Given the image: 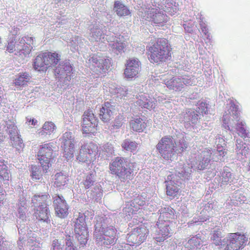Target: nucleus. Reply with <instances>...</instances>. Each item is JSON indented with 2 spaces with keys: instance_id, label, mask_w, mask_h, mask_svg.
Returning <instances> with one entry per match:
<instances>
[{
  "instance_id": "1",
  "label": "nucleus",
  "mask_w": 250,
  "mask_h": 250,
  "mask_svg": "<svg viewBox=\"0 0 250 250\" xmlns=\"http://www.w3.org/2000/svg\"><path fill=\"white\" fill-rule=\"evenodd\" d=\"M172 47L165 38H158L146 47L147 57L152 63L160 64L171 60Z\"/></svg>"
},
{
  "instance_id": "2",
  "label": "nucleus",
  "mask_w": 250,
  "mask_h": 250,
  "mask_svg": "<svg viewBox=\"0 0 250 250\" xmlns=\"http://www.w3.org/2000/svg\"><path fill=\"white\" fill-rule=\"evenodd\" d=\"M131 164L133 165L132 163L128 162L126 158L117 157L109 164L110 173L116 175L124 182L128 179L130 180L133 172Z\"/></svg>"
},
{
  "instance_id": "3",
  "label": "nucleus",
  "mask_w": 250,
  "mask_h": 250,
  "mask_svg": "<svg viewBox=\"0 0 250 250\" xmlns=\"http://www.w3.org/2000/svg\"><path fill=\"white\" fill-rule=\"evenodd\" d=\"M60 58L61 55L56 52L40 53L34 60L33 68L36 71L45 73L50 67L58 64L61 60Z\"/></svg>"
},
{
  "instance_id": "4",
  "label": "nucleus",
  "mask_w": 250,
  "mask_h": 250,
  "mask_svg": "<svg viewBox=\"0 0 250 250\" xmlns=\"http://www.w3.org/2000/svg\"><path fill=\"white\" fill-rule=\"evenodd\" d=\"M176 142L172 136L163 137L156 146V148L161 157L166 161H172L176 155Z\"/></svg>"
},
{
  "instance_id": "5",
  "label": "nucleus",
  "mask_w": 250,
  "mask_h": 250,
  "mask_svg": "<svg viewBox=\"0 0 250 250\" xmlns=\"http://www.w3.org/2000/svg\"><path fill=\"white\" fill-rule=\"evenodd\" d=\"M55 147L53 143H48L40 145L38 152V159L45 172H47L51 166L55 155H54Z\"/></svg>"
},
{
  "instance_id": "6",
  "label": "nucleus",
  "mask_w": 250,
  "mask_h": 250,
  "mask_svg": "<svg viewBox=\"0 0 250 250\" xmlns=\"http://www.w3.org/2000/svg\"><path fill=\"white\" fill-rule=\"evenodd\" d=\"M98 152V146L96 143H85L81 146L77 159L80 162L91 163L96 159Z\"/></svg>"
},
{
  "instance_id": "7",
  "label": "nucleus",
  "mask_w": 250,
  "mask_h": 250,
  "mask_svg": "<svg viewBox=\"0 0 250 250\" xmlns=\"http://www.w3.org/2000/svg\"><path fill=\"white\" fill-rule=\"evenodd\" d=\"M33 43V39L31 37H22L19 42L15 40H12L8 43L6 51L11 53L17 51L19 55L23 54L24 56L29 54L31 51V44Z\"/></svg>"
},
{
  "instance_id": "8",
  "label": "nucleus",
  "mask_w": 250,
  "mask_h": 250,
  "mask_svg": "<svg viewBox=\"0 0 250 250\" xmlns=\"http://www.w3.org/2000/svg\"><path fill=\"white\" fill-rule=\"evenodd\" d=\"M102 233L95 230L94 235L97 243L104 246L113 245L117 240V229L113 226L103 228Z\"/></svg>"
},
{
  "instance_id": "9",
  "label": "nucleus",
  "mask_w": 250,
  "mask_h": 250,
  "mask_svg": "<svg viewBox=\"0 0 250 250\" xmlns=\"http://www.w3.org/2000/svg\"><path fill=\"white\" fill-rule=\"evenodd\" d=\"M149 230L144 225L134 228L127 234L128 246L139 245L146 239Z\"/></svg>"
},
{
  "instance_id": "10",
  "label": "nucleus",
  "mask_w": 250,
  "mask_h": 250,
  "mask_svg": "<svg viewBox=\"0 0 250 250\" xmlns=\"http://www.w3.org/2000/svg\"><path fill=\"white\" fill-rule=\"evenodd\" d=\"M98 121L93 111L88 109L84 112L82 124L83 133L94 134L96 133Z\"/></svg>"
},
{
  "instance_id": "11",
  "label": "nucleus",
  "mask_w": 250,
  "mask_h": 250,
  "mask_svg": "<svg viewBox=\"0 0 250 250\" xmlns=\"http://www.w3.org/2000/svg\"><path fill=\"white\" fill-rule=\"evenodd\" d=\"M227 238L228 243L225 250H242L248 241L245 235L240 232L229 233Z\"/></svg>"
},
{
  "instance_id": "12",
  "label": "nucleus",
  "mask_w": 250,
  "mask_h": 250,
  "mask_svg": "<svg viewBox=\"0 0 250 250\" xmlns=\"http://www.w3.org/2000/svg\"><path fill=\"white\" fill-rule=\"evenodd\" d=\"M140 62L135 59H129L126 61L124 75L125 78L129 80L138 77L141 70Z\"/></svg>"
},
{
  "instance_id": "13",
  "label": "nucleus",
  "mask_w": 250,
  "mask_h": 250,
  "mask_svg": "<svg viewBox=\"0 0 250 250\" xmlns=\"http://www.w3.org/2000/svg\"><path fill=\"white\" fill-rule=\"evenodd\" d=\"M62 143L64 146V155L69 159L72 158L74 151V139L70 132H65L62 137Z\"/></svg>"
},
{
  "instance_id": "14",
  "label": "nucleus",
  "mask_w": 250,
  "mask_h": 250,
  "mask_svg": "<svg viewBox=\"0 0 250 250\" xmlns=\"http://www.w3.org/2000/svg\"><path fill=\"white\" fill-rule=\"evenodd\" d=\"M54 206L57 215L62 218L66 217L68 214V207L63 197L59 195L53 197Z\"/></svg>"
},
{
  "instance_id": "15",
  "label": "nucleus",
  "mask_w": 250,
  "mask_h": 250,
  "mask_svg": "<svg viewBox=\"0 0 250 250\" xmlns=\"http://www.w3.org/2000/svg\"><path fill=\"white\" fill-rule=\"evenodd\" d=\"M145 14L146 19L156 25L163 24L167 20L165 14L153 8L149 9Z\"/></svg>"
},
{
  "instance_id": "16",
  "label": "nucleus",
  "mask_w": 250,
  "mask_h": 250,
  "mask_svg": "<svg viewBox=\"0 0 250 250\" xmlns=\"http://www.w3.org/2000/svg\"><path fill=\"white\" fill-rule=\"evenodd\" d=\"M73 68L69 62L60 64L55 70L56 77L60 80L64 78V82H70Z\"/></svg>"
},
{
  "instance_id": "17",
  "label": "nucleus",
  "mask_w": 250,
  "mask_h": 250,
  "mask_svg": "<svg viewBox=\"0 0 250 250\" xmlns=\"http://www.w3.org/2000/svg\"><path fill=\"white\" fill-rule=\"evenodd\" d=\"M157 226L159 229L158 236L155 238L157 242H163L170 236V232L171 230V226L169 222L162 223L158 222Z\"/></svg>"
},
{
  "instance_id": "18",
  "label": "nucleus",
  "mask_w": 250,
  "mask_h": 250,
  "mask_svg": "<svg viewBox=\"0 0 250 250\" xmlns=\"http://www.w3.org/2000/svg\"><path fill=\"white\" fill-rule=\"evenodd\" d=\"M129 125L131 129L137 132H143L147 126L146 120L138 116L132 118L130 121Z\"/></svg>"
},
{
  "instance_id": "19",
  "label": "nucleus",
  "mask_w": 250,
  "mask_h": 250,
  "mask_svg": "<svg viewBox=\"0 0 250 250\" xmlns=\"http://www.w3.org/2000/svg\"><path fill=\"white\" fill-rule=\"evenodd\" d=\"M33 215L39 221H42L48 223L49 219V210L48 206L38 207L34 209Z\"/></svg>"
},
{
  "instance_id": "20",
  "label": "nucleus",
  "mask_w": 250,
  "mask_h": 250,
  "mask_svg": "<svg viewBox=\"0 0 250 250\" xmlns=\"http://www.w3.org/2000/svg\"><path fill=\"white\" fill-rule=\"evenodd\" d=\"M85 216L81 213L75 221L74 230L76 234H83V231L88 232L85 222Z\"/></svg>"
},
{
  "instance_id": "21",
  "label": "nucleus",
  "mask_w": 250,
  "mask_h": 250,
  "mask_svg": "<svg viewBox=\"0 0 250 250\" xmlns=\"http://www.w3.org/2000/svg\"><path fill=\"white\" fill-rule=\"evenodd\" d=\"M165 83L169 89L176 92L182 91L184 88V84L182 83L180 78H172L169 80H165Z\"/></svg>"
},
{
  "instance_id": "22",
  "label": "nucleus",
  "mask_w": 250,
  "mask_h": 250,
  "mask_svg": "<svg viewBox=\"0 0 250 250\" xmlns=\"http://www.w3.org/2000/svg\"><path fill=\"white\" fill-rule=\"evenodd\" d=\"M174 219L175 214L174 210L169 208H165L161 211L158 222H161L164 223L169 222L170 225H172Z\"/></svg>"
},
{
  "instance_id": "23",
  "label": "nucleus",
  "mask_w": 250,
  "mask_h": 250,
  "mask_svg": "<svg viewBox=\"0 0 250 250\" xmlns=\"http://www.w3.org/2000/svg\"><path fill=\"white\" fill-rule=\"evenodd\" d=\"M112 105L108 102L105 103L100 109L99 117L104 122L110 121L112 115Z\"/></svg>"
},
{
  "instance_id": "24",
  "label": "nucleus",
  "mask_w": 250,
  "mask_h": 250,
  "mask_svg": "<svg viewBox=\"0 0 250 250\" xmlns=\"http://www.w3.org/2000/svg\"><path fill=\"white\" fill-rule=\"evenodd\" d=\"M50 196L48 193L43 194H36L32 198V203L35 208L38 207L48 206L47 201L49 199Z\"/></svg>"
},
{
  "instance_id": "25",
  "label": "nucleus",
  "mask_w": 250,
  "mask_h": 250,
  "mask_svg": "<svg viewBox=\"0 0 250 250\" xmlns=\"http://www.w3.org/2000/svg\"><path fill=\"white\" fill-rule=\"evenodd\" d=\"M110 66L108 63V60H103L101 62L93 69V72L99 77H104L108 71Z\"/></svg>"
},
{
  "instance_id": "26",
  "label": "nucleus",
  "mask_w": 250,
  "mask_h": 250,
  "mask_svg": "<svg viewBox=\"0 0 250 250\" xmlns=\"http://www.w3.org/2000/svg\"><path fill=\"white\" fill-rule=\"evenodd\" d=\"M31 78V77L28 73L26 72L20 73L16 76L14 83L16 86H23L27 85L30 82Z\"/></svg>"
},
{
  "instance_id": "27",
  "label": "nucleus",
  "mask_w": 250,
  "mask_h": 250,
  "mask_svg": "<svg viewBox=\"0 0 250 250\" xmlns=\"http://www.w3.org/2000/svg\"><path fill=\"white\" fill-rule=\"evenodd\" d=\"M114 9L119 17L128 16L131 13L128 7L118 0L114 2Z\"/></svg>"
},
{
  "instance_id": "28",
  "label": "nucleus",
  "mask_w": 250,
  "mask_h": 250,
  "mask_svg": "<svg viewBox=\"0 0 250 250\" xmlns=\"http://www.w3.org/2000/svg\"><path fill=\"white\" fill-rule=\"evenodd\" d=\"M56 128L55 124L52 122L47 121L44 123L38 134L40 136L44 137L50 135Z\"/></svg>"
},
{
  "instance_id": "29",
  "label": "nucleus",
  "mask_w": 250,
  "mask_h": 250,
  "mask_svg": "<svg viewBox=\"0 0 250 250\" xmlns=\"http://www.w3.org/2000/svg\"><path fill=\"white\" fill-rule=\"evenodd\" d=\"M122 148L127 151L137 152L138 144L135 141H131L129 139H125L121 144Z\"/></svg>"
},
{
  "instance_id": "30",
  "label": "nucleus",
  "mask_w": 250,
  "mask_h": 250,
  "mask_svg": "<svg viewBox=\"0 0 250 250\" xmlns=\"http://www.w3.org/2000/svg\"><path fill=\"white\" fill-rule=\"evenodd\" d=\"M166 188L167 195L172 197H175L177 196L180 190L177 184L174 182H170L169 183L167 184Z\"/></svg>"
},
{
  "instance_id": "31",
  "label": "nucleus",
  "mask_w": 250,
  "mask_h": 250,
  "mask_svg": "<svg viewBox=\"0 0 250 250\" xmlns=\"http://www.w3.org/2000/svg\"><path fill=\"white\" fill-rule=\"evenodd\" d=\"M68 181V176L62 172L57 173L55 175L54 185L57 187L65 186Z\"/></svg>"
},
{
  "instance_id": "32",
  "label": "nucleus",
  "mask_w": 250,
  "mask_h": 250,
  "mask_svg": "<svg viewBox=\"0 0 250 250\" xmlns=\"http://www.w3.org/2000/svg\"><path fill=\"white\" fill-rule=\"evenodd\" d=\"M176 152L177 151L178 153L182 154L184 152L187 150L188 147V143L184 137L179 139L176 143Z\"/></svg>"
},
{
  "instance_id": "33",
  "label": "nucleus",
  "mask_w": 250,
  "mask_h": 250,
  "mask_svg": "<svg viewBox=\"0 0 250 250\" xmlns=\"http://www.w3.org/2000/svg\"><path fill=\"white\" fill-rule=\"evenodd\" d=\"M8 167L3 161L0 160V178L3 181H9V174Z\"/></svg>"
},
{
  "instance_id": "34",
  "label": "nucleus",
  "mask_w": 250,
  "mask_h": 250,
  "mask_svg": "<svg viewBox=\"0 0 250 250\" xmlns=\"http://www.w3.org/2000/svg\"><path fill=\"white\" fill-rule=\"evenodd\" d=\"M137 104L142 108H147L150 109L152 107L151 103H149L148 102L147 99L143 95L140 96V99L137 101Z\"/></svg>"
},
{
  "instance_id": "35",
  "label": "nucleus",
  "mask_w": 250,
  "mask_h": 250,
  "mask_svg": "<svg viewBox=\"0 0 250 250\" xmlns=\"http://www.w3.org/2000/svg\"><path fill=\"white\" fill-rule=\"evenodd\" d=\"M76 235V237L80 244V248L84 247L87 242L88 232L83 231V234H77Z\"/></svg>"
},
{
  "instance_id": "36",
  "label": "nucleus",
  "mask_w": 250,
  "mask_h": 250,
  "mask_svg": "<svg viewBox=\"0 0 250 250\" xmlns=\"http://www.w3.org/2000/svg\"><path fill=\"white\" fill-rule=\"evenodd\" d=\"M221 232L220 229L214 230L212 233L211 240L213 241L216 246H218L221 244L222 241L221 240Z\"/></svg>"
},
{
  "instance_id": "37",
  "label": "nucleus",
  "mask_w": 250,
  "mask_h": 250,
  "mask_svg": "<svg viewBox=\"0 0 250 250\" xmlns=\"http://www.w3.org/2000/svg\"><path fill=\"white\" fill-rule=\"evenodd\" d=\"M202 239L201 237L196 235L188 240V244L190 246V249L197 248L201 245Z\"/></svg>"
},
{
  "instance_id": "38",
  "label": "nucleus",
  "mask_w": 250,
  "mask_h": 250,
  "mask_svg": "<svg viewBox=\"0 0 250 250\" xmlns=\"http://www.w3.org/2000/svg\"><path fill=\"white\" fill-rule=\"evenodd\" d=\"M94 179V176L93 173H90L85 176L83 181L85 188L88 189L93 185L95 182Z\"/></svg>"
},
{
  "instance_id": "39",
  "label": "nucleus",
  "mask_w": 250,
  "mask_h": 250,
  "mask_svg": "<svg viewBox=\"0 0 250 250\" xmlns=\"http://www.w3.org/2000/svg\"><path fill=\"white\" fill-rule=\"evenodd\" d=\"M31 176L33 180L37 181L41 178L42 174L39 167L32 165L31 167Z\"/></svg>"
},
{
  "instance_id": "40",
  "label": "nucleus",
  "mask_w": 250,
  "mask_h": 250,
  "mask_svg": "<svg viewBox=\"0 0 250 250\" xmlns=\"http://www.w3.org/2000/svg\"><path fill=\"white\" fill-rule=\"evenodd\" d=\"M125 118L123 115H118L114 120V121L113 123V125H112L113 129H119L122 127L123 125Z\"/></svg>"
},
{
  "instance_id": "41",
  "label": "nucleus",
  "mask_w": 250,
  "mask_h": 250,
  "mask_svg": "<svg viewBox=\"0 0 250 250\" xmlns=\"http://www.w3.org/2000/svg\"><path fill=\"white\" fill-rule=\"evenodd\" d=\"M64 248H77L75 246L73 237L69 234L66 235V238L64 240Z\"/></svg>"
},
{
  "instance_id": "42",
  "label": "nucleus",
  "mask_w": 250,
  "mask_h": 250,
  "mask_svg": "<svg viewBox=\"0 0 250 250\" xmlns=\"http://www.w3.org/2000/svg\"><path fill=\"white\" fill-rule=\"evenodd\" d=\"M244 124L242 122L238 123L236 126V130L237 131L238 134L243 138H246L248 137V134L246 132V129L244 127Z\"/></svg>"
},
{
  "instance_id": "43",
  "label": "nucleus",
  "mask_w": 250,
  "mask_h": 250,
  "mask_svg": "<svg viewBox=\"0 0 250 250\" xmlns=\"http://www.w3.org/2000/svg\"><path fill=\"white\" fill-rule=\"evenodd\" d=\"M61 240L55 239L53 240L52 244L51 250H62L64 246Z\"/></svg>"
},
{
  "instance_id": "44",
  "label": "nucleus",
  "mask_w": 250,
  "mask_h": 250,
  "mask_svg": "<svg viewBox=\"0 0 250 250\" xmlns=\"http://www.w3.org/2000/svg\"><path fill=\"white\" fill-rule=\"evenodd\" d=\"M12 141V144L13 146L17 149L20 150L22 148L23 146L22 140L19 136H17L15 138L14 137Z\"/></svg>"
},
{
  "instance_id": "45",
  "label": "nucleus",
  "mask_w": 250,
  "mask_h": 250,
  "mask_svg": "<svg viewBox=\"0 0 250 250\" xmlns=\"http://www.w3.org/2000/svg\"><path fill=\"white\" fill-rule=\"evenodd\" d=\"M199 109L202 114H207L208 112L207 104L205 102H201L199 105Z\"/></svg>"
},
{
  "instance_id": "46",
  "label": "nucleus",
  "mask_w": 250,
  "mask_h": 250,
  "mask_svg": "<svg viewBox=\"0 0 250 250\" xmlns=\"http://www.w3.org/2000/svg\"><path fill=\"white\" fill-rule=\"evenodd\" d=\"M230 114H226L223 116V121L224 125H225V127L229 128V124H230Z\"/></svg>"
},
{
  "instance_id": "47",
  "label": "nucleus",
  "mask_w": 250,
  "mask_h": 250,
  "mask_svg": "<svg viewBox=\"0 0 250 250\" xmlns=\"http://www.w3.org/2000/svg\"><path fill=\"white\" fill-rule=\"evenodd\" d=\"M112 46L119 52L122 51L125 47L124 43L122 42H114L112 44Z\"/></svg>"
},
{
  "instance_id": "48",
  "label": "nucleus",
  "mask_w": 250,
  "mask_h": 250,
  "mask_svg": "<svg viewBox=\"0 0 250 250\" xmlns=\"http://www.w3.org/2000/svg\"><path fill=\"white\" fill-rule=\"evenodd\" d=\"M99 57L97 55H94L89 60V61L90 62H92L95 64H98L100 62L98 59Z\"/></svg>"
},
{
  "instance_id": "49",
  "label": "nucleus",
  "mask_w": 250,
  "mask_h": 250,
  "mask_svg": "<svg viewBox=\"0 0 250 250\" xmlns=\"http://www.w3.org/2000/svg\"><path fill=\"white\" fill-rule=\"evenodd\" d=\"M217 148L220 155L223 157L227 154V151L226 150V149L222 148L221 149V147L219 146V144L217 145Z\"/></svg>"
},
{
  "instance_id": "50",
  "label": "nucleus",
  "mask_w": 250,
  "mask_h": 250,
  "mask_svg": "<svg viewBox=\"0 0 250 250\" xmlns=\"http://www.w3.org/2000/svg\"><path fill=\"white\" fill-rule=\"evenodd\" d=\"M181 79H182V83L184 84V86L185 85L190 84V82H191L190 78H188V77L185 76V77L181 78Z\"/></svg>"
},
{
  "instance_id": "51",
  "label": "nucleus",
  "mask_w": 250,
  "mask_h": 250,
  "mask_svg": "<svg viewBox=\"0 0 250 250\" xmlns=\"http://www.w3.org/2000/svg\"><path fill=\"white\" fill-rule=\"evenodd\" d=\"M25 203H23V205H21V207H19L18 208V212L20 214V215H23L25 213V209L26 208L24 207Z\"/></svg>"
},
{
  "instance_id": "52",
  "label": "nucleus",
  "mask_w": 250,
  "mask_h": 250,
  "mask_svg": "<svg viewBox=\"0 0 250 250\" xmlns=\"http://www.w3.org/2000/svg\"><path fill=\"white\" fill-rule=\"evenodd\" d=\"M27 121L29 123V125H35L37 124L38 121L35 119H27Z\"/></svg>"
},
{
  "instance_id": "53",
  "label": "nucleus",
  "mask_w": 250,
  "mask_h": 250,
  "mask_svg": "<svg viewBox=\"0 0 250 250\" xmlns=\"http://www.w3.org/2000/svg\"><path fill=\"white\" fill-rule=\"evenodd\" d=\"M134 201L136 203L139 204L140 206H143L145 203V202L143 200H141L139 198H136L134 199Z\"/></svg>"
},
{
  "instance_id": "54",
  "label": "nucleus",
  "mask_w": 250,
  "mask_h": 250,
  "mask_svg": "<svg viewBox=\"0 0 250 250\" xmlns=\"http://www.w3.org/2000/svg\"><path fill=\"white\" fill-rule=\"evenodd\" d=\"M174 178V175L173 174H170L169 175H168L167 176V180H166V182L168 184L170 183V182H174L172 180Z\"/></svg>"
},
{
  "instance_id": "55",
  "label": "nucleus",
  "mask_w": 250,
  "mask_h": 250,
  "mask_svg": "<svg viewBox=\"0 0 250 250\" xmlns=\"http://www.w3.org/2000/svg\"><path fill=\"white\" fill-rule=\"evenodd\" d=\"M243 143L242 141L240 140H236V147L237 149H241L242 148V146H243V144L241 145V143Z\"/></svg>"
},
{
  "instance_id": "56",
  "label": "nucleus",
  "mask_w": 250,
  "mask_h": 250,
  "mask_svg": "<svg viewBox=\"0 0 250 250\" xmlns=\"http://www.w3.org/2000/svg\"><path fill=\"white\" fill-rule=\"evenodd\" d=\"M104 148L105 149L106 148H108V149H110L112 148V146L111 144H109V143H107L105 144H104Z\"/></svg>"
},
{
  "instance_id": "57",
  "label": "nucleus",
  "mask_w": 250,
  "mask_h": 250,
  "mask_svg": "<svg viewBox=\"0 0 250 250\" xmlns=\"http://www.w3.org/2000/svg\"><path fill=\"white\" fill-rule=\"evenodd\" d=\"M125 249H120L119 250H131L130 247L127 245L124 247ZM112 250H117L116 248H113Z\"/></svg>"
},
{
  "instance_id": "58",
  "label": "nucleus",
  "mask_w": 250,
  "mask_h": 250,
  "mask_svg": "<svg viewBox=\"0 0 250 250\" xmlns=\"http://www.w3.org/2000/svg\"><path fill=\"white\" fill-rule=\"evenodd\" d=\"M5 247H6L5 244H4L3 241L0 239V250Z\"/></svg>"
},
{
  "instance_id": "59",
  "label": "nucleus",
  "mask_w": 250,
  "mask_h": 250,
  "mask_svg": "<svg viewBox=\"0 0 250 250\" xmlns=\"http://www.w3.org/2000/svg\"><path fill=\"white\" fill-rule=\"evenodd\" d=\"M0 194L2 196L4 195V190L0 185Z\"/></svg>"
},
{
  "instance_id": "60",
  "label": "nucleus",
  "mask_w": 250,
  "mask_h": 250,
  "mask_svg": "<svg viewBox=\"0 0 250 250\" xmlns=\"http://www.w3.org/2000/svg\"><path fill=\"white\" fill-rule=\"evenodd\" d=\"M234 118L237 120V121H239V114L236 113V114H235L234 115Z\"/></svg>"
},
{
  "instance_id": "61",
  "label": "nucleus",
  "mask_w": 250,
  "mask_h": 250,
  "mask_svg": "<svg viewBox=\"0 0 250 250\" xmlns=\"http://www.w3.org/2000/svg\"><path fill=\"white\" fill-rule=\"evenodd\" d=\"M246 148L245 146H244V148L242 150L241 153L242 154H244V155H246V152L245 151H247V150H245V148Z\"/></svg>"
},
{
  "instance_id": "62",
  "label": "nucleus",
  "mask_w": 250,
  "mask_h": 250,
  "mask_svg": "<svg viewBox=\"0 0 250 250\" xmlns=\"http://www.w3.org/2000/svg\"><path fill=\"white\" fill-rule=\"evenodd\" d=\"M64 250H77V248H64Z\"/></svg>"
},
{
  "instance_id": "63",
  "label": "nucleus",
  "mask_w": 250,
  "mask_h": 250,
  "mask_svg": "<svg viewBox=\"0 0 250 250\" xmlns=\"http://www.w3.org/2000/svg\"><path fill=\"white\" fill-rule=\"evenodd\" d=\"M0 250H8L7 247H5V248L1 249Z\"/></svg>"
},
{
  "instance_id": "64",
  "label": "nucleus",
  "mask_w": 250,
  "mask_h": 250,
  "mask_svg": "<svg viewBox=\"0 0 250 250\" xmlns=\"http://www.w3.org/2000/svg\"><path fill=\"white\" fill-rule=\"evenodd\" d=\"M222 141H223V142H224V145H226L225 140H223V139H222Z\"/></svg>"
}]
</instances>
